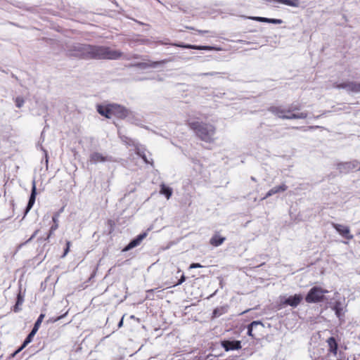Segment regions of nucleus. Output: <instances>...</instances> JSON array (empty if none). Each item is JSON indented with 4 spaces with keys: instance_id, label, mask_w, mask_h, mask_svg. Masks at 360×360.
I'll return each instance as SVG.
<instances>
[{
    "instance_id": "obj_28",
    "label": "nucleus",
    "mask_w": 360,
    "mask_h": 360,
    "mask_svg": "<svg viewBox=\"0 0 360 360\" xmlns=\"http://www.w3.org/2000/svg\"><path fill=\"white\" fill-rule=\"evenodd\" d=\"M15 106L17 108H21L24 103H25V100L22 97H20V96H18L15 98Z\"/></svg>"
},
{
    "instance_id": "obj_48",
    "label": "nucleus",
    "mask_w": 360,
    "mask_h": 360,
    "mask_svg": "<svg viewBox=\"0 0 360 360\" xmlns=\"http://www.w3.org/2000/svg\"><path fill=\"white\" fill-rule=\"evenodd\" d=\"M205 75H210V73H206ZM210 75H212V74L210 73Z\"/></svg>"
},
{
    "instance_id": "obj_24",
    "label": "nucleus",
    "mask_w": 360,
    "mask_h": 360,
    "mask_svg": "<svg viewBox=\"0 0 360 360\" xmlns=\"http://www.w3.org/2000/svg\"><path fill=\"white\" fill-rule=\"evenodd\" d=\"M327 342L329 346L330 351L334 354H336L338 345L335 338L334 337H330L328 339Z\"/></svg>"
},
{
    "instance_id": "obj_30",
    "label": "nucleus",
    "mask_w": 360,
    "mask_h": 360,
    "mask_svg": "<svg viewBox=\"0 0 360 360\" xmlns=\"http://www.w3.org/2000/svg\"><path fill=\"white\" fill-rule=\"evenodd\" d=\"M39 229L36 230V231L33 233V234L31 236V237H30L28 240H27L25 243L20 244L18 248H21V247H22L24 245H25V244H27V243H30V241H31V240H32V239H33V238H34L37 235V233H39Z\"/></svg>"
},
{
    "instance_id": "obj_39",
    "label": "nucleus",
    "mask_w": 360,
    "mask_h": 360,
    "mask_svg": "<svg viewBox=\"0 0 360 360\" xmlns=\"http://www.w3.org/2000/svg\"><path fill=\"white\" fill-rule=\"evenodd\" d=\"M20 304H18L17 303H15V304L13 306V311L14 312H18L21 310V309L20 308Z\"/></svg>"
},
{
    "instance_id": "obj_7",
    "label": "nucleus",
    "mask_w": 360,
    "mask_h": 360,
    "mask_svg": "<svg viewBox=\"0 0 360 360\" xmlns=\"http://www.w3.org/2000/svg\"><path fill=\"white\" fill-rule=\"evenodd\" d=\"M335 87L337 89H345L348 93H359L360 92V83L355 82L347 81L336 84Z\"/></svg>"
},
{
    "instance_id": "obj_49",
    "label": "nucleus",
    "mask_w": 360,
    "mask_h": 360,
    "mask_svg": "<svg viewBox=\"0 0 360 360\" xmlns=\"http://www.w3.org/2000/svg\"><path fill=\"white\" fill-rule=\"evenodd\" d=\"M359 170H360V166H359Z\"/></svg>"
},
{
    "instance_id": "obj_9",
    "label": "nucleus",
    "mask_w": 360,
    "mask_h": 360,
    "mask_svg": "<svg viewBox=\"0 0 360 360\" xmlns=\"http://www.w3.org/2000/svg\"><path fill=\"white\" fill-rule=\"evenodd\" d=\"M359 164V162L358 160H354L350 162H340L338 164L337 168L340 172L348 173L356 169Z\"/></svg>"
},
{
    "instance_id": "obj_14",
    "label": "nucleus",
    "mask_w": 360,
    "mask_h": 360,
    "mask_svg": "<svg viewBox=\"0 0 360 360\" xmlns=\"http://www.w3.org/2000/svg\"><path fill=\"white\" fill-rule=\"evenodd\" d=\"M37 195V188H36V182L35 180L32 181V190H31V194L29 198V201L27 202L26 209L25 210V214L24 217L29 212V211L32 209L33 207L35 199Z\"/></svg>"
},
{
    "instance_id": "obj_20",
    "label": "nucleus",
    "mask_w": 360,
    "mask_h": 360,
    "mask_svg": "<svg viewBox=\"0 0 360 360\" xmlns=\"http://www.w3.org/2000/svg\"><path fill=\"white\" fill-rule=\"evenodd\" d=\"M37 331L34 330V329H32L30 333L28 334V335L25 339L21 347L14 353L13 355H15L16 353L19 352L20 350H22L24 347H26L29 343H30L32 341V339Z\"/></svg>"
},
{
    "instance_id": "obj_41",
    "label": "nucleus",
    "mask_w": 360,
    "mask_h": 360,
    "mask_svg": "<svg viewBox=\"0 0 360 360\" xmlns=\"http://www.w3.org/2000/svg\"><path fill=\"white\" fill-rule=\"evenodd\" d=\"M197 32L199 34H203L205 33H209L210 32V31H208V30H197Z\"/></svg>"
},
{
    "instance_id": "obj_12",
    "label": "nucleus",
    "mask_w": 360,
    "mask_h": 360,
    "mask_svg": "<svg viewBox=\"0 0 360 360\" xmlns=\"http://www.w3.org/2000/svg\"><path fill=\"white\" fill-rule=\"evenodd\" d=\"M221 346L226 352L237 350L241 348V342L239 340H224L221 342Z\"/></svg>"
},
{
    "instance_id": "obj_34",
    "label": "nucleus",
    "mask_w": 360,
    "mask_h": 360,
    "mask_svg": "<svg viewBox=\"0 0 360 360\" xmlns=\"http://www.w3.org/2000/svg\"><path fill=\"white\" fill-rule=\"evenodd\" d=\"M268 23L279 25L283 23V20L281 19L269 18Z\"/></svg>"
},
{
    "instance_id": "obj_25",
    "label": "nucleus",
    "mask_w": 360,
    "mask_h": 360,
    "mask_svg": "<svg viewBox=\"0 0 360 360\" xmlns=\"http://www.w3.org/2000/svg\"><path fill=\"white\" fill-rule=\"evenodd\" d=\"M136 153L142 158V159L144 160V162L146 163H148V164H152L153 162V160L152 159H148L146 154V151H145V149L144 148H136Z\"/></svg>"
},
{
    "instance_id": "obj_27",
    "label": "nucleus",
    "mask_w": 360,
    "mask_h": 360,
    "mask_svg": "<svg viewBox=\"0 0 360 360\" xmlns=\"http://www.w3.org/2000/svg\"><path fill=\"white\" fill-rule=\"evenodd\" d=\"M192 163L193 164V168L196 172H200L202 169V165L200 163L199 160L192 158Z\"/></svg>"
},
{
    "instance_id": "obj_26",
    "label": "nucleus",
    "mask_w": 360,
    "mask_h": 360,
    "mask_svg": "<svg viewBox=\"0 0 360 360\" xmlns=\"http://www.w3.org/2000/svg\"><path fill=\"white\" fill-rule=\"evenodd\" d=\"M44 316H45L44 314H41L39 316L38 319H37L36 322L34 323V325L32 329H34L36 331H38Z\"/></svg>"
},
{
    "instance_id": "obj_46",
    "label": "nucleus",
    "mask_w": 360,
    "mask_h": 360,
    "mask_svg": "<svg viewBox=\"0 0 360 360\" xmlns=\"http://www.w3.org/2000/svg\"><path fill=\"white\" fill-rule=\"evenodd\" d=\"M139 57L140 56L139 55L135 54V55L133 56L132 58H139Z\"/></svg>"
},
{
    "instance_id": "obj_23",
    "label": "nucleus",
    "mask_w": 360,
    "mask_h": 360,
    "mask_svg": "<svg viewBox=\"0 0 360 360\" xmlns=\"http://www.w3.org/2000/svg\"><path fill=\"white\" fill-rule=\"evenodd\" d=\"M160 194L164 195L167 199H169L172 195V188L166 186L165 184L160 185Z\"/></svg>"
},
{
    "instance_id": "obj_17",
    "label": "nucleus",
    "mask_w": 360,
    "mask_h": 360,
    "mask_svg": "<svg viewBox=\"0 0 360 360\" xmlns=\"http://www.w3.org/2000/svg\"><path fill=\"white\" fill-rule=\"evenodd\" d=\"M168 61H169V60H162L160 61H155V62H151L149 63H137L133 65L132 66L137 67L141 69H146L148 68H155L158 65H164Z\"/></svg>"
},
{
    "instance_id": "obj_43",
    "label": "nucleus",
    "mask_w": 360,
    "mask_h": 360,
    "mask_svg": "<svg viewBox=\"0 0 360 360\" xmlns=\"http://www.w3.org/2000/svg\"><path fill=\"white\" fill-rule=\"evenodd\" d=\"M122 325H123V317L122 318V319L118 323V327L120 328V327L122 326Z\"/></svg>"
},
{
    "instance_id": "obj_40",
    "label": "nucleus",
    "mask_w": 360,
    "mask_h": 360,
    "mask_svg": "<svg viewBox=\"0 0 360 360\" xmlns=\"http://www.w3.org/2000/svg\"><path fill=\"white\" fill-rule=\"evenodd\" d=\"M67 313H68V312H65L64 314H63V315H61V316H58V317H56V318H55V319H53L51 320V321H52V322H56V321H58L60 320L61 319H63V317L67 314Z\"/></svg>"
},
{
    "instance_id": "obj_22",
    "label": "nucleus",
    "mask_w": 360,
    "mask_h": 360,
    "mask_svg": "<svg viewBox=\"0 0 360 360\" xmlns=\"http://www.w3.org/2000/svg\"><path fill=\"white\" fill-rule=\"evenodd\" d=\"M258 326L263 327L264 325L260 321H254L252 323H250L248 326V332L247 334L249 336H251L252 338H255V334H253V328H257Z\"/></svg>"
},
{
    "instance_id": "obj_5",
    "label": "nucleus",
    "mask_w": 360,
    "mask_h": 360,
    "mask_svg": "<svg viewBox=\"0 0 360 360\" xmlns=\"http://www.w3.org/2000/svg\"><path fill=\"white\" fill-rule=\"evenodd\" d=\"M330 307L335 311L336 316L340 321L344 320L346 311V304L345 299L342 300H336L334 302H330Z\"/></svg>"
},
{
    "instance_id": "obj_11",
    "label": "nucleus",
    "mask_w": 360,
    "mask_h": 360,
    "mask_svg": "<svg viewBox=\"0 0 360 360\" xmlns=\"http://www.w3.org/2000/svg\"><path fill=\"white\" fill-rule=\"evenodd\" d=\"M332 226L345 238L352 240L353 235L350 234L349 228L347 226L332 223Z\"/></svg>"
},
{
    "instance_id": "obj_37",
    "label": "nucleus",
    "mask_w": 360,
    "mask_h": 360,
    "mask_svg": "<svg viewBox=\"0 0 360 360\" xmlns=\"http://www.w3.org/2000/svg\"><path fill=\"white\" fill-rule=\"evenodd\" d=\"M202 266L199 263H192L190 265V269L201 268Z\"/></svg>"
},
{
    "instance_id": "obj_42",
    "label": "nucleus",
    "mask_w": 360,
    "mask_h": 360,
    "mask_svg": "<svg viewBox=\"0 0 360 360\" xmlns=\"http://www.w3.org/2000/svg\"><path fill=\"white\" fill-rule=\"evenodd\" d=\"M213 315H214V316H219V314L218 313V309H214V311H213Z\"/></svg>"
},
{
    "instance_id": "obj_31",
    "label": "nucleus",
    "mask_w": 360,
    "mask_h": 360,
    "mask_svg": "<svg viewBox=\"0 0 360 360\" xmlns=\"http://www.w3.org/2000/svg\"><path fill=\"white\" fill-rule=\"evenodd\" d=\"M251 19L256 20L257 22H268L269 18H264V17H252Z\"/></svg>"
},
{
    "instance_id": "obj_6",
    "label": "nucleus",
    "mask_w": 360,
    "mask_h": 360,
    "mask_svg": "<svg viewBox=\"0 0 360 360\" xmlns=\"http://www.w3.org/2000/svg\"><path fill=\"white\" fill-rule=\"evenodd\" d=\"M160 44L166 45L169 44L173 46L184 48V49H195V50H207V51H211L215 49L214 46H197V45H191V44H186L184 43H169V41H160L158 42Z\"/></svg>"
},
{
    "instance_id": "obj_16",
    "label": "nucleus",
    "mask_w": 360,
    "mask_h": 360,
    "mask_svg": "<svg viewBox=\"0 0 360 360\" xmlns=\"http://www.w3.org/2000/svg\"><path fill=\"white\" fill-rule=\"evenodd\" d=\"M112 103L108 105H97L96 110L97 112L102 116L106 118H110L112 116V113L111 111Z\"/></svg>"
},
{
    "instance_id": "obj_3",
    "label": "nucleus",
    "mask_w": 360,
    "mask_h": 360,
    "mask_svg": "<svg viewBox=\"0 0 360 360\" xmlns=\"http://www.w3.org/2000/svg\"><path fill=\"white\" fill-rule=\"evenodd\" d=\"M328 290H323L320 287L314 286L308 292L305 297V301L307 303H317L325 300V294Z\"/></svg>"
},
{
    "instance_id": "obj_45",
    "label": "nucleus",
    "mask_w": 360,
    "mask_h": 360,
    "mask_svg": "<svg viewBox=\"0 0 360 360\" xmlns=\"http://www.w3.org/2000/svg\"><path fill=\"white\" fill-rule=\"evenodd\" d=\"M319 127V126H311V127H309V129H316Z\"/></svg>"
},
{
    "instance_id": "obj_38",
    "label": "nucleus",
    "mask_w": 360,
    "mask_h": 360,
    "mask_svg": "<svg viewBox=\"0 0 360 360\" xmlns=\"http://www.w3.org/2000/svg\"><path fill=\"white\" fill-rule=\"evenodd\" d=\"M289 109H292V112H295V111L297 110H300V107L298 105H291L290 106L288 107Z\"/></svg>"
},
{
    "instance_id": "obj_36",
    "label": "nucleus",
    "mask_w": 360,
    "mask_h": 360,
    "mask_svg": "<svg viewBox=\"0 0 360 360\" xmlns=\"http://www.w3.org/2000/svg\"><path fill=\"white\" fill-rule=\"evenodd\" d=\"M185 281H186V277H185V276L183 274V275L181 276L180 279L178 281V282H177L175 285H174L173 286H176V285H181V284H182Z\"/></svg>"
},
{
    "instance_id": "obj_35",
    "label": "nucleus",
    "mask_w": 360,
    "mask_h": 360,
    "mask_svg": "<svg viewBox=\"0 0 360 360\" xmlns=\"http://www.w3.org/2000/svg\"><path fill=\"white\" fill-rule=\"evenodd\" d=\"M70 242L67 241L66 242V248L64 250V252H63V255H62V257H65L66 256V255L68 253V252L70 250Z\"/></svg>"
},
{
    "instance_id": "obj_1",
    "label": "nucleus",
    "mask_w": 360,
    "mask_h": 360,
    "mask_svg": "<svg viewBox=\"0 0 360 360\" xmlns=\"http://www.w3.org/2000/svg\"><path fill=\"white\" fill-rule=\"evenodd\" d=\"M68 51L71 56L82 58L117 60L122 53L104 46H91L74 43L68 46Z\"/></svg>"
},
{
    "instance_id": "obj_8",
    "label": "nucleus",
    "mask_w": 360,
    "mask_h": 360,
    "mask_svg": "<svg viewBox=\"0 0 360 360\" xmlns=\"http://www.w3.org/2000/svg\"><path fill=\"white\" fill-rule=\"evenodd\" d=\"M111 111L112 116H115L120 119H124L128 117L130 114V110L126 108L124 106L117 103H112Z\"/></svg>"
},
{
    "instance_id": "obj_2",
    "label": "nucleus",
    "mask_w": 360,
    "mask_h": 360,
    "mask_svg": "<svg viewBox=\"0 0 360 360\" xmlns=\"http://www.w3.org/2000/svg\"><path fill=\"white\" fill-rule=\"evenodd\" d=\"M187 124L197 138L202 141L208 143L215 142L217 128L214 124L198 120H188Z\"/></svg>"
},
{
    "instance_id": "obj_15",
    "label": "nucleus",
    "mask_w": 360,
    "mask_h": 360,
    "mask_svg": "<svg viewBox=\"0 0 360 360\" xmlns=\"http://www.w3.org/2000/svg\"><path fill=\"white\" fill-rule=\"evenodd\" d=\"M287 110H290V112L285 113L284 116H283V120L305 119L308 116L307 112H294L292 109H289L288 108H287Z\"/></svg>"
},
{
    "instance_id": "obj_10",
    "label": "nucleus",
    "mask_w": 360,
    "mask_h": 360,
    "mask_svg": "<svg viewBox=\"0 0 360 360\" xmlns=\"http://www.w3.org/2000/svg\"><path fill=\"white\" fill-rule=\"evenodd\" d=\"M147 236V233L144 232L138 235L135 238L132 239L127 245L123 249L122 252H127L137 246H139L142 240Z\"/></svg>"
},
{
    "instance_id": "obj_33",
    "label": "nucleus",
    "mask_w": 360,
    "mask_h": 360,
    "mask_svg": "<svg viewBox=\"0 0 360 360\" xmlns=\"http://www.w3.org/2000/svg\"><path fill=\"white\" fill-rule=\"evenodd\" d=\"M61 212H63V209H61L60 212L55 213L52 217L53 224H58V218Z\"/></svg>"
},
{
    "instance_id": "obj_21",
    "label": "nucleus",
    "mask_w": 360,
    "mask_h": 360,
    "mask_svg": "<svg viewBox=\"0 0 360 360\" xmlns=\"http://www.w3.org/2000/svg\"><path fill=\"white\" fill-rule=\"evenodd\" d=\"M225 237H222L219 234H214L210 238V243L214 247H218L221 245L225 241Z\"/></svg>"
},
{
    "instance_id": "obj_44",
    "label": "nucleus",
    "mask_w": 360,
    "mask_h": 360,
    "mask_svg": "<svg viewBox=\"0 0 360 360\" xmlns=\"http://www.w3.org/2000/svg\"><path fill=\"white\" fill-rule=\"evenodd\" d=\"M43 150H44V153H45V156H46V163H47V162H48V158H47V152H46V151L45 150H44V149H43Z\"/></svg>"
},
{
    "instance_id": "obj_18",
    "label": "nucleus",
    "mask_w": 360,
    "mask_h": 360,
    "mask_svg": "<svg viewBox=\"0 0 360 360\" xmlns=\"http://www.w3.org/2000/svg\"><path fill=\"white\" fill-rule=\"evenodd\" d=\"M268 111L277 116L278 117L283 119V116H284L286 112H290V110H287V108H284L281 105L279 106H270L268 108Z\"/></svg>"
},
{
    "instance_id": "obj_4",
    "label": "nucleus",
    "mask_w": 360,
    "mask_h": 360,
    "mask_svg": "<svg viewBox=\"0 0 360 360\" xmlns=\"http://www.w3.org/2000/svg\"><path fill=\"white\" fill-rule=\"evenodd\" d=\"M302 300L303 296L301 294H295L288 297L285 296H281L280 307L290 306L292 307H297Z\"/></svg>"
},
{
    "instance_id": "obj_19",
    "label": "nucleus",
    "mask_w": 360,
    "mask_h": 360,
    "mask_svg": "<svg viewBox=\"0 0 360 360\" xmlns=\"http://www.w3.org/2000/svg\"><path fill=\"white\" fill-rule=\"evenodd\" d=\"M288 189V186L285 184H282L279 186H276L271 188L262 198L263 200L272 196L276 193L284 192Z\"/></svg>"
},
{
    "instance_id": "obj_32",
    "label": "nucleus",
    "mask_w": 360,
    "mask_h": 360,
    "mask_svg": "<svg viewBox=\"0 0 360 360\" xmlns=\"http://www.w3.org/2000/svg\"><path fill=\"white\" fill-rule=\"evenodd\" d=\"M24 302V297L22 295L21 292H19V293L17 295V300L16 302L18 304L22 305Z\"/></svg>"
},
{
    "instance_id": "obj_29",
    "label": "nucleus",
    "mask_w": 360,
    "mask_h": 360,
    "mask_svg": "<svg viewBox=\"0 0 360 360\" xmlns=\"http://www.w3.org/2000/svg\"><path fill=\"white\" fill-rule=\"evenodd\" d=\"M58 228V224H53V225L51 226L49 233L47 236V237L45 238V240H49V238L51 236V235L53 233V232Z\"/></svg>"
},
{
    "instance_id": "obj_47",
    "label": "nucleus",
    "mask_w": 360,
    "mask_h": 360,
    "mask_svg": "<svg viewBox=\"0 0 360 360\" xmlns=\"http://www.w3.org/2000/svg\"><path fill=\"white\" fill-rule=\"evenodd\" d=\"M251 180L256 181V179L254 176H251Z\"/></svg>"
},
{
    "instance_id": "obj_13",
    "label": "nucleus",
    "mask_w": 360,
    "mask_h": 360,
    "mask_svg": "<svg viewBox=\"0 0 360 360\" xmlns=\"http://www.w3.org/2000/svg\"><path fill=\"white\" fill-rule=\"evenodd\" d=\"M111 157L108 155H103V154L94 152L89 156V161L92 164H97L98 162H110L111 161Z\"/></svg>"
}]
</instances>
